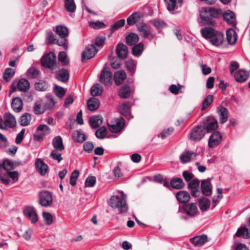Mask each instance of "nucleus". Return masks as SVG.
I'll return each mask as SVG.
<instances>
[{
  "label": "nucleus",
  "instance_id": "4",
  "mask_svg": "<svg viewBox=\"0 0 250 250\" xmlns=\"http://www.w3.org/2000/svg\"><path fill=\"white\" fill-rule=\"evenodd\" d=\"M42 65L52 71L58 68L56 62V57L53 52L44 55L41 59Z\"/></svg>",
  "mask_w": 250,
  "mask_h": 250
},
{
  "label": "nucleus",
  "instance_id": "46",
  "mask_svg": "<svg viewBox=\"0 0 250 250\" xmlns=\"http://www.w3.org/2000/svg\"><path fill=\"white\" fill-rule=\"evenodd\" d=\"M31 120V116L28 113H25L20 118L21 125L22 126L28 125Z\"/></svg>",
  "mask_w": 250,
  "mask_h": 250
},
{
  "label": "nucleus",
  "instance_id": "10",
  "mask_svg": "<svg viewBox=\"0 0 250 250\" xmlns=\"http://www.w3.org/2000/svg\"><path fill=\"white\" fill-rule=\"evenodd\" d=\"M222 141V136L219 131H215L210 136L208 145L210 148H214L220 145Z\"/></svg>",
  "mask_w": 250,
  "mask_h": 250
},
{
  "label": "nucleus",
  "instance_id": "24",
  "mask_svg": "<svg viewBox=\"0 0 250 250\" xmlns=\"http://www.w3.org/2000/svg\"><path fill=\"white\" fill-rule=\"evenodd\" d=\"M126 78V74L123 70L116 71L114 76V81L116 84H121Z\"/></svg>",
  "mask_w": 250,
  "mask_h": 250
},
{
  "label": "nucleus",
  "instance_id": "47",
  "mask_svg": "<svg viewBox=\"0 0 250 250\" xmlns=\"http://www.w3.org/2000/svg\"><path fill=\"white\" fill-rule=\"evenodd\" d=\"M125 65L128 70L132 74H134L135 71L136 62L130 59L125 62Z\"/></svg>",
  "mask_w": 250,
  "mask_h": 250
},
{
  "label": "nucleus",
  "instance_id": "34",
  "mask_svg": "<svg viewBox=\"0 0 250 250\" xmlns=\"http://www.w3.org/2000/svg\"><path fill=\"white\" fill-rule=\"evenodd\" d=\"M15 167L14 163L8 159L4 160L2 162H0V170L1 168L9 171L10 170L13 169Z\"/></svg>",
  "mask_w": 250,
  "mask_h": 250
},
{
  "label": "nucleus",
  "instance_id": "62",
  "mask_svg": "<svg viewBox=\"0 0 250 250\" xmlns=\"http://www.w3.org/2000/svg\"><path fill=\"white\" fill-rule=\"evenodd\" d=\"M75 137V141L79 143H83L86 139L85 135L80 131H77Z\"/></svg>",
  "mask_w": 250,
  "mask_h": 250
},
{
  "label": "nucleus",
  "instance_id": "6",
  "mask_svg": "<svg viewBox=\"0 0 250 250\" xmlns=\"http://www.w3.org/2000/svg\"><path fill=\"white\" fill-rule=\"evenodd\" d=\"M205 127L202 125L194 127L190 132L189 139L195 142L200 141L205 135Z\"/></svg>",
  "mask_w": 250,
  "mask_h": 250
},
{
  "label": "nucleus",
  "instance_id": "53",
  "mask_svg": "<svg viewBox=\"0 0 250 250\" xmlns=\"http://www.w3.org/2000/svg\"><path fill=\"white\" fill-rule=\"evenodd\" d=\"M58 59L64 65H67L69 63V61L67 58V55L64 51L60 52L58 55Z\"/></svg>",
  "mask_w": 250,
  "mask_h": 250
},
{
  "label": "nucleus",
  "instance_id": "7",
  "mask_svg": "<svg viewBox=\"0 0 250 250\" xmlns=\"http://www.w3.org/2000/svg\"><path fill=\"white\" fill-rule=\"evenodd\" d=\"M16 125L15 117L9 113H6L3 116V120L0 119V128L6 129L7 127L13 128Z\"/></svg>",
  "mask_w": 250,
  "mask_h": 250
},
{
  "label": "nucleus",
  "instance_id": "43",
  "mask_svg": "<svg viewBox=\"0 0 250 250\" xmlns=\"http://www.w3.org/2000/svg\"><path fill=\"white\" fill-rule=\"evenodd\" d=\"M103 92V87L99 83L94 84L90 90L91 94L93 96L101 95Z\"/></svg>",
  "mask_w": 250,
  "mask_h": 250
},
{
  "label": "nucleus",
  "instance_id": "61",
  "mask_svg": "<svg viewBox=\"0 0 250 250\" xmlns=\"http://www.w3.org/2000/svg\"><path fill=\"white\" fill-rule=\"evenodd\" d=\"M55 102L52 97L47 98L44 106L45 109H51L54 107Z\"/></svg>",
  "mask_w": 250,
  "mask_h": 250
},
{
  "label": "nucleus",
  "instance_id": "8",
  "mask_svg": "<svg viewBox=\"0 0 250 250\" xmlns=\"http://www.w3.org/2000/svg\"><path fill=\"white\" fill-rule=\"evenodd\" d=\"M112 74L109 69L104 67L101 71L100 77V82L106 86L111 85L112 83Z\"/></svg>",
  "mask_w": 250,
  "mask_h": 250
},
{
  "label": "nucleus",
  "instance_id": "39",
  "mask_svg": "<svg viewBox=\"0 0 250 250\" xmlns=\"http://www.w3.org/2000/svg\"><path fill=\"white\" fill-rule=\"evenodd\" d=\"M130 95V88L128 86L122 87L119 91V95L122 98L126 99Z\"/></svg>",
  "mask_w": 250,
  "mask_h": 250
},
{
  "label": "nucleus",
  "instance_id": "37",
  "mask_svg": "<svg viewBox=\"0 0 250 250\" xmlns=\"http://www.w3.org/2000/svg\"><path fill=\"white\" fill-rule=\"evenodd\" d=\"M235 235L237 237H242L244 238H250V231L246 227L239 228Z\"/></svg>",
  "mask_w": 250,
  "mask_h": 250
},
{
  "label": "nucleus",
  "instance_id": "63",
  "mask_svg": "<svg viewBox=\"0 0 250 250\" xmlns=\"http://www.w3.org/2000/svg\"><path fill=\"white\" fill-rule=\"evenodd\" d=\"M44 109L42 107L41 104L36 102L34 106V112L36 114H40L44 112Z\"/></svg>",
  "mask_w": 250,
  "mask_h": 250
},
{
  "label": "nucleus",
  "instance_id": "32",
  "mask_svg": "<svg viewBox=\"0 0 250 250\" xmlns=\"http://www.w3.org/2000/svg\"><path fill=\"white\" fill-rule=\"evenodd\" d=\"M227 38L228 43L230 44H234L237 40V35L235 30L233 29H229L226 32Z\"/></svg>",
  "mask_w": 250,
  "mask_h": 250
},
{
  "label": "nucleus",
  "instance_id": "11",
  "mask_svg": "<svg viewBox=\"0 0 250 250\" xmlns=\"http://www.w3.org/2000/svg\"><path fill=\"white\" fill-rule=\"evenodd\" d=\"M125 125V120L123 118L115 119L112 124L109 125V129L113 133H118L122 131Z\"/></svg>",
  "mask_w": 250,
  "mask_h": 250
},
{
  "label": "nucleus",
  "instance_id": "42",
  "mask_svg": "<svg viewBox=\"0 0 250 250\" xmlns=\"http://www.w3.org/2000/svg\"><path fill=\"white\" fill-rule=\"evenodd\" d=\"M102 119L99 116L92 117L89 119L90 125L94 128H98L102 124Z\"/></svg>",
  "mask_w": 250,
  "mask_h": 250
},
{
  "label": "nucleus",
  "instance_id": "58",
  "mask_svg": "<svg viewBox=\"0 0 250 250\" xmlns=\"http://www.w3.org/2000/svg\"><path fill=\"white\" fill-rule=\"evenodd\" d=\"M79 175V172L77 170H74L71 173L70 178V184L71 186H74L76 184L77 179L78 178Z\"/></svg>",
  "mask_w": 250,
  "mask_h": 250
},
{
  "label": "nucleus",
  "instance_id": "13",
  "mask_svg": "<svg viewBox=\"0 0 250 250\" xmlns=\"http://www.w3.org/2000/svg\"><path fill=\"white\" fill-rule=\"evenodd\" d=\"M184 212L190 216H194L198 213V208L194 203H187L183 206Z\"/></svg>",
  "mask_w": 250,
  "mask_h": 250
},
{
  "label": "nucleus",
  "instance_id": "20",
  "mask_svg": "<svg viewBox=\"0 0 250 250\" xmlns=\"http://www.w3.org/2000/svg\"><path fill=\"white\" fill-rule=\"evenodd\" d=\"M208 8H203L200 12L201 19L208 24H214V21L212 20Z\"/></svg>",
  "mask_w": 250,
  "mask_h": 250
},
{
  "label": "nucleus",
  "instance_id": "19",
  "mask_svg": "<svg viewBox=\"0 0 250 250\" xmlns=\"http://www.w3.org/2000/svg\"><path fill=\"white\" fill-rule=\"evenodd\" d=\"M234 76L237 82L244 83L248 79L249 73L243 69H240L234 73Z\"/></svg>",
  "mask_w": 250,
  "mask_h": 250
},
{
  "label": "nucleus",
  "instance_id": "3",
  "mask_svg": "<svg viewBox=\"0 0 250 250\" xmlns=\"http://www.w3.org/2000/svg\"><path fill=\"white\" fill-rule=\"evenodd\" d=\"M56 33L61 38L60 40L56 41V44L63 46L65 50L68 48V41L66 39L69 35L68 28L63 25H58L56 27Z\"/></svg>",
  "mask_w": 250,
  "mask_h": 250
},
{
  "label": "nucleus",
  "instance_id": "17",
  "mask_svg": "<svg viewBox=\"0 0 250 250\" xmlns=\"http://www.w3.org/2000/svg\"><path fill=\"white\" fill-rule=\"evenodd\" d=\"M190 242L196 247H200L208 241V236L205 234L196 236L190 239Z\"/></svg>",
  "mask_w": 250,
  "mask_h": 250
},
{
  "label": "nucleus",
  "instance_id": "33",
  "mask_svg": "<svg viewBox=\"0 0 250 250\" xmlns=\"http://www.w3.org/2000/svg\"><path fill=\"white\" fill-rule=\"evenodd\" d=\"M171 187L175 189H181L185 186V184L182 179L180 178H176L171 179L170 181Z\"/></svg>",
  "mask_w": 250,
  "mask_h": 250
},
{
  "label": "nucleus",
  "instance_id": "9",
  "mask_svg": "<svg viewBox=\"0 0 250 250\" xmlns=\"http://www.w3.org/2000/svg\"><path fill=\"white\" fill-rule=\"evenodd\" d=\"M50 133V128L45 125H41L37 128L36 133L34 134V139L38 141H42L44 137Z\"/></svg>",
  "mask_w": 250,
  "mask_h": 250
},
{
  "label": "nucleus",
  "instance_id": "18",
  "mask_svg": "<svg viewBox=\"0 0 250 250\" xmlns=\"http://www.w3.org/2000/svg\"><path fill=\"white\" fill-rule=\"evenodd\" d=\"M177 201L180 203L187 204L190 199L189 193L185 190H180L176 194Z\"/></svg>",
  "mask_w": 250,
  "mask_h": 250
},
{
  "label": "nucleus",
  "instance_id": "28",
  "mask_svg": "<svg viewBox=\"0 0 250 250\" xmlns=\"http://www.w3.org/2000/svg\"><path fill=\"white\" fill-rule=\"evenodd\" d=\"M167 3V9L173 11L181 6L183 0H165Z\"/></svg>",
  "mask_w": 250,
  "mask_h": 250
},
{
  "label": "nucleus",
  "instance_id": "56",
  "mask_svg": "<svg viewBox=\"0 0 250 250\" xmlns=\"http://www.w3.org/2000/svg\"><path fill=\"white\" fill-rule=\"evenodd\" d=\"M54 91L56 95L60 98H62L65 93L64 89L58 85H55L54 88Z\"/></svg>",
  "mask_w": 250,
  "mask_h": 250
},
{
  "label": "nucleus",
  "instance_id": "36",
  "mask_svg": "<svg viewBox=\"0 0 250 250\" xmlns=\"http://www.w3.org/2000/svg\"><path fill=\"white\" fill-rule=\"evenodd\" d=\"M132 106V104L130 102H127L125 103H123L120 107H119V111L121 113L124 115L126 116L130 112V108Z\"/></svg>",
  "mask_w": 250,
  "mask_h": 250
},
{
  "label": "nucleus",
  "instance_id": "45",
  "mask_svg": "<svg viewBox=\"0 0 250 250\" xmlns=\"http://www.w3.org/2000/svg\"><path fill=\"white\" fill-rule=\"evenodd\" d=\"M40 75V71L34 67L30 68L27 71V76L29 78H38Z\"/></svg>",
  "mask_w": 250,
  "mask_h": 250
},
{
  "label": "nucleus",
  "instance_id": "54",
  "mask_svg": "<svg viewBox=\"0 0 250 250\" xmlns=\"http://www.w3.org/2000/svg\"><path fill=\"white\" fill-rule=\"evenodd\" d=\"M35 87L38 91H44L48 89V85L46 83L42 82L36 83Z\"/></svg>",
  "mask_w": 250,
  "mask_h": 250
},
{
  "label": "nucleus",
  "instance_id": "30",
  "mask_svg": "<svg viewBox=\"0 0 250 250\" xmlns=\"http://www.w3.org/2000/svg\"><path fill=\"white\" fill-rule=\"evenodd\" d=\"M100 105L99 100L96 98H91L87 102L88 109L92 111L98 109Z\"/></svg>",
  "mask_w": 250,
  "mask_h": 250
},
{
  "label": "nucleus",
  "instance_id": "15",
  "mask_svg": "<svg viewBox=\"0 0 250 250\" xmlns=\"http://www.w3.org/2000/svg\"><path fill=\"white\" fill-rule=\"evenodd\" d=\"M98 50L94 44H91L87 47L82 54V61L84 59L88 60L93 58L95 55Z\"/></svg>",
  "mask_w": 250,
  "mask_h": 250
},
{
  "label": "nucleus",
  "instance_id": "25",
  "mask_svg": "<svg viewBox=\"0 0 250 250\" xmlns=\"http://www.w3.org/2000/svg\"><path fill=\"white\" fill-rule=\"evenodd\" d=\"M224 19L228 23L234 26L236 25L235 17L233 12L230 10H227L223 14Z\"/></svg>",
  "mask_w": 250,
  "mask_h": 250
},
{
  "label": "nucleus",
  "instance_id": "60",
  "mask_svg": "<svg viewBox=\"0 0 250 250\" xmlns=\"http://www.w3.org/2000/svg\"><path fill=\"white\" fill-rule=\"evenodd\" d=\"M42 217L44 221L47 225H51L53 222V218L52 215L48 212H43L42 213Z\"/></svg>",
  "mask_w": 250,
  "mask_h": 250
},
{
  "label": "nucleus",
  "instance_id": "48",
  "mask_svg": "<svg viewBox=\"0 0 250 250\" xmlns=\"http://www.w3.org/2000/svg\"><path fill=\"white\" fill-rule=\"evenodd\" d=\"M144 49V44L142 43H139L136 45L134 46L132 48V54L135 56H140L142 54Z\"/></svg>",
  "mask_w": 250,
  "mask_h": 250
},
{
  "label": "nucleus",
  "instance_id": "12",
  "mask_svg": "<svg viewBox=\"0 0 250 250\" xmlns=\"http://www.w3.org/2000/svg\"><path fill=\"white\" fill-rule=\"evenodd\" d=\"M24 215L29 219L31 223H36L38 221V217L35 209L31 207H27L23 210Z\"/></svg>",
  "mask_w": 250,
  "mask_h": 250
},
{
  "label": "nucleus",
  "instance_id": "52",
  "mask_svg": "<svg viewBox=\"0 0 250 250\" xmlns=\"http://www.w3.org/2000/svg\"><path fill=\"white\" fill-rule=\"evenodd\" d=\"M96 136L99 139H103L107 134V129L104 126L100 127L96 132Z\"/></svg>",
  "mask_w": 250,
  "mask_h": 250
},
{
  "label": "nucleus",
  "instance_id": "64",
  "mask_svg": "<svg viewBox=\"0 0 250 250\" xmlns=\"http://www.w3.org/2000/svg\"><path fill=\"white\" fill-rule=\"evenodd\" d=\"M234 250H249L247 246L241 243H235L232 246Z\"/></svg>",
  "mask_w": 250,
  "mask_h": 250
},
{
  "label": "nucleus",
  "instance_id": "2",
  "mask_svg": "<svg viewBox=\"0 0 250 250\" xmlns=\"http://www.w3.org/2000/svg\"><path fill=\"white\" fill-rule=\"evenodd\" d=\"M202 36L215 46H219L222 44L224 36L221 32L215 30L212 28L205 27L201 29Z\"/></svg>",
  "mask_w": 250,
  "mask_h": 250
},
{
  "label": "nucleus",
  "instance_id": "5",
  "mask_svg": "<svg viewBox=\"0 0 250 250\" xmlns=\"http://www.w3.org/2000/svg\"><path fill=\"white\" fill-rule=\"evenodd\" d=\"M39 204L43 207H51L53 203V199L52 193L47 190L42 191L39 194Z\"/></svg>",
  "mask_w": 250,
  "mask_h": 250
},
{
  "label": "nucleus",
  "instance_id": "29",
  "mask_svg": "<svg viewBox=\"0 0 250 250\" xmlns=\"http://www.w3.org/2000/svg\"><path fill=\"white\" fill-rule=\"evenodd\" d=\"M30 85V83L27 80L21 79L18 83L17 88L19 90L25 92L29 90Z\"/></svg>",
  "mask_w": 250,
  "mask_h": 250
},
{
  "label": "nucleus",
  "instance_id": "14",
  "mask_svg": "<svg viewBox=\"0 0 250 250\" xmlns=\"http://www.w3.org/2000/svg\"><path fill=\"white\" fill-rule=\"evenodd\" d=\"M138 29L140 35L144 38L152 40L155 36V34L151 33L150 28L146 24H143V25L139 26L138 27Z\"/></svg>",
  "mask_w": 250,
  "mask_h": 250
},
{
  "label": "nucleus",
  "instance_id": "38",
  "mask_svg": "<svg viewBox=\"0 0 250 250\" xmlns=\"http://www.w3.org/2000/svg\"><path fill=\"white\" fill-rule=\"evenodd\" d=\"M139 41V37L135 33H130L126 37V42L128 45L132 46Z\"/></svg>",
  "mask_w": 250,
  "mask_h": 250
},
{
  "label": "nucleus",
  "instance_id": "44",
  "mask_svg": "<svg viewBox=\"0 0 250 250\" xmlns=\"http://www.w3.org/2000/svg\"><path fill=\"white\" fill-rule=\"evenodd\" d=\"M139 18V13L135 12L128 17L127 19V23L129 25H133L138 21Z\"/></svg>",
  "mask_w": 250,
  "mask_h": 250
},
{
  "label": "nucleus",
  "instance_id": "23",
  "mask_svg": "<svg viewBox=\"0 0 250 250\" xmlns=\"http://www.w3.org/2000/svg\"><path fill=\"white\" fill-rule=\"evenodd\" d=\"M196 156V154L193 152L185 151L180 156V159L183 164L188 163L194 159Z\"/></svg>",
  "mask_w": 250,
  "mask_h": 250
},
{
  "label": "nucleus",
  "instance_id": "59",
  "mask_svg": "<svg viewBox=\"0 0 250 250\" xmlns=\"http://www.w3.org/2000/svg\"><path fill=\"white\" fill-rule=\"evenodd\" d=\"M96 179L95 176H88L85 180V186L86 187H92L96 183Z\"/></svg>",
  "mask_w": 250,
  "mask_h": 250
},
{
  "label": "nucleus",
  "instance_id": "22",
  "mask_svg": "<svg viewBox=\"0 0 250 250\" xmlns=\"http://www.w3.org/2000/svg\"><path fill=\"white\" fill-rule=\"evenodd\" d=\"M203 193L206 196H210L212 193V187L209 179L204 180L201 183Z\"/></svg>",
  "mask_w": 250,
  "mask_h": 250
},
{
  "label": "nucleus",
  "instance_id": "31",
  "mask_svg": "<svg viewBox=\"0 0 250 250\" xmlns=\"http://www.w3.org/2000/svg\"><path fill=\"white\" fill-rule=\"evenodd\" d=\"M57 79L62 82H65L69 79V73L67 70L62 69L56 73Z\"/></svg>",
  "mask_w": 250,
  "mask_h": 250
},
{
  "label": "nucleus",
  "instance_id": "16",
  "mask_svg": "<svg viewBox=\"0 0 250 250\" xmlns=\"http://www.w3.org/2000/svg\"><path fill=\"white\" fill-rule=\"evenodd\" d=\"M35 166L36 170L42 175H44L48 169V166L40 158L36 160Z\"/></svg>",
  "mask_w": 250,
  "mask_h": 250
},
{
  "label": "nucleus",
  "instance_id": "55",
  "mask_svg": "<svg viewBox=\"0 0 250 250\" xmlns=\"http://www.w3.org/2000/svg\"><path fill=\"white\" fill-rule=\"evenodd\" d=\"M211 18H218L222 14V11L221 9H216L212 7L208 8Z\"/></svg>",
  "mask_w": 250,
  "mask_h": 250
},
{
  "label": "nucleus",
  "instance_id": "50",
  "mask_svg": "<svg viewBox=\"0 0 250 250\" xmlns=\"http://www.w3.org/2000/svg\"><path fill=\"white\" fill-rule=\"evenodd\" d=\"M205 132H210L216 129L218 127V123L216 120H212L209 122L206 125Z\"/></svg>",
  "mask_w": 250,
  "mask_h": 250
},
{
  "label": "nucleus",
  "instance_id": "27",
  "mask_svg": "<svg viewBox=\"0 0 250 250\" xmlns=\"http://www.w3.org/2000/svg\"><path fill=\"white\" fill-rule=\"evenodd\" d=\"M23 106L22 101L19 97L14 98L11 103L12 109L17 112H20Z\"/></svg>",
  "mask_w": 250,
  "mask_h": 250
},
{
  "label": "nucleus",
  "instance_id": "49",
  "mask_svg": "<svg viewBox=\"0 0 250 250\" xmlns=\"http://www.w3.org/2000/svg\"><path fill=\"white\" fill-rule=\"evenodd\" d=\"M213 97L211 95H208L204 100L202 105V110H204L207 109L213 102Z\"/></svg>",
  "mask_w": 250,
  "mask_h": 250
},
{
  "label": "nucleus",
  "instance_id": "40",
  "mask_svg": "<svg viewBox=\"0 0 250 250\" xmlns=\"http://www.w3.org/2000/svg\"><path fill=\"white\" fill-rule=\"evenodd\" d=\"M65 8L67 11L73 13L75 11L76 5L74 0H65Z\"/></svg>",
  "mask_w": 250,
  "mask_h": 250
},
{
  "label": "nucleus",
  "instance_id": "57",
  "mask_svg": "<svg viewBox=\"0 0 250 250\" xmlns=\"http://www.w3.org/2000/svg\"><path fill=\"white\" fill-rule=\"evenodd\" d=\"M125 24V20L124 19L120 20L111 26L110 29L112 31L118 30L120 27H123Z\"/></svg>",
  "mask_w": 250,
  "mask_h": 250
},
{
  "label": "nucleus",
  "instance_id": "41",
  "mask_svg": "<svg viewBox=\"0 0 250 250\" xmlns=\"http://www.w3.org/2000/svg\"><path fill=\"white\" fill-rule=\"evenodd\" d=\"M199 204L200 209L206 211L210 206V201L208 198L204 197L200 200Z\"/></svg>",
  "mask_w": 250,
  "mask_h": 250
},
{
  "label": "nucleus",
  "instance_id": "21",
  "mask_svg": "<svg viewBox=\"0 0 250 250\" xmlns=\"http://www.w3.org/2000/svg\"><path fill=\"white\" fill-rule=\"evenodd\" d=\"M116 53L119 58L125 59L128 54V48L123 43H119L116 48Z\"/></svg>",
  "mask_w": 250,
  "mask_h": 250
},
{
  "label": "nucleus",
  "instance_id": "51",
  "mask_svg": "<svg viewBox=\"0 0 250 250\" xmlns=\"http://www.w3.org/2000/svg\"><path fill=\"white\" fill-rule=\"evenodd\" d=\"M15 71L14 70L10 68H7L3 75V79L4 80L8 82L10 81L11 78L14 75Z\"/></svg>",
  "mask_w": 250,
  "mask_h": 250
},
{
  "label": "nucleus",
  "instance_id": "1",
  "mask_svg": "<svg viewBox=\"0 0 250 250\" xmlns=\"http://www.w3.org/2000/svg\"><path fill=\"white\" fill-rule=\"evenodd\" d=\"M108 204L113 209H117L120 213H126L128 210L126 196L123 192L112 195L109 199Z\"/></svg>",
  "mask_w": 250,
  "mask_h": 250
},
{
  "label": "nucleus",
  "instance_id": "26",
  "mask_svg": "<svg viewBox=\"0 0 250 250\" xmlns=\"http://www.w3.org/2000/svg\"><path fill=\"white\" fill-rule=\"evenodd\" d=\"M52 145L57 151H62L64 149L62 140L60 136L55 137L52 140Z\"/></svg>",
  "mask_w": 250,
  "mask_h": 250
},
{
  "label": "nucleus",
  "instance_id": "35",
  "mask_svg": "<svg viewBox=\"0 0 250 250\" xmlns=\"http://www.w3.org/2000/svg\"><path fill=\"white\" fill-rule=\"evenodd\" d=\"M228 111L227 109L224 107L221 106L219 110V116L220 117V122L222 124L226 123L228 119Z\"/></svg>",
  "mask_w": 250,
  "mask_h": 250
}]
</instances>
